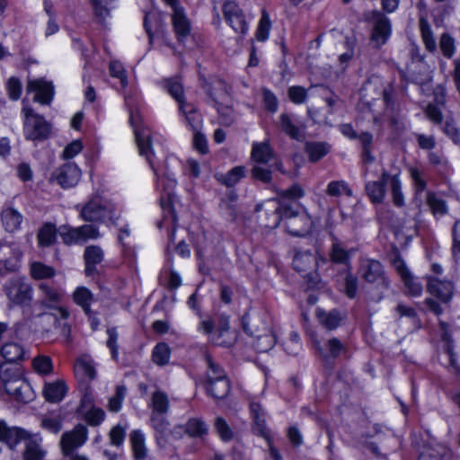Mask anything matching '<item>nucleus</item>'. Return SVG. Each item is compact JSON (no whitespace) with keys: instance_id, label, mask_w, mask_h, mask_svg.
Here are the masks:
<instances>
[{"instance_id":"nucleus-1","label":"nucleus","mask_w":460,"mask_h":460,"mask_svg":"<svg viewBox=\"0 0 460 460\" xmlns=\"http://www.w3.org/2000/svg\"><path fill=\"white\" fill-rule=\"evenodd\" d=\"M255 210H264L268 227H277L282 219H286V228L295 236H303L309 234L314 226V220L305 211L296 210L291 204L281 202L279 199H269L256 206Z\"/></svg>"},{"instance_id":"nucleus-2","label":"nucleus","mask_w":460,"mask_h":460,"mask_svg":"<svg viewBox=\"0 0 460 460\" xmlns=\"http://www.w3.org/2000/svg\"><path fill=\"white\" fill-rule=\"evenodd\" d=\"M82 220L93 224H115L118 219L114 205L99 196L91 198L82 205H76Z\"/></svg>"},{"instance_id":"nucleus-3","label":"nucleus","mask_w":460,"mask_h":460,"mask_svg":"<svg viewBox=\"0 0 460 460\" xmlns=\"http://www.w3.org/2000/svg\"><path fill=\"white\" fill-rule=\"evenodd\" d=\"M358 275L365 284L379 289L381 293L389 288V279L385 274V268L377 260L362 259L358 270Z\"/></svg>"},{"instance_id":"nucleus-4","label":"nucleus","mask_w":460,"mask_h":460,"mask_svg":"<svg viewBox=\"0 0 460 460\" xmlns=\"http://www.w3.org/2000/svg\"><path fill=\"white\" fill-rule=\"evenodd\" d=\"M4 292L8 299L9 307L26 306L33 298L32 286L22 277H14L7 280Z\"/></svg>"},{"instance_id":"nucleus-5","label":"nucleus","mask_w":460,"mask_h":460,"mask_svg":"<svg viewBox=\"0 0 460 460\" xmlns=\"http://www.w3.org/2000/svg\"><path fill=\"white\" fill-rule=\"evenodd\" d=\"M37 289L39 293V299L37 300V304L46 309H58L61 318L66 319L69 317V312L61 306H58L61 304L64 293L63 290L49 281H41L37 285Z\"/></svg>"},{"instance_id":"nucleus-6","label":"nucleus","mask_w":460,"mask_h":460,"mask_svg":"<svg viewBox=\"0 0 460 460\" xmlns=\"http://www.w3.org/2000/svg\"><path fill=\"white\" fill-rule=\"evenodd\" d=\"M22 112L24 115L23 130L27 139L41 140L49 137L50 127L42 116L25 105Z\"/></svg>"},{"instance_id":"nucleus-7","label":"nucleus","mask_w":460,"mask_h":460,"mask_svg":"<svg viewBox=\"0 0 460 460\" xmlns=\"http://www.w3.org/2000/svg\"><path fill=\"white\" fill-rule=\"evenodd\" d=\"M59 234L63 243L66 245L83 244L88 240H96L101 236L99 228L93 223L78 227L61 226Z\"/></svg>"},{"instance_id":"nucleus-8","label":"nucleus","mask_w":460,"mask_h":460,"mask_svg":"<svg viewBox=\"0 0 460 460\" xmlns=\"http://www.w3.org/2000/svg\"><path fill=\"white\" fill-rule=\"evenodd\" d=\"M294 269L300 272L308 281L312 288H318L319 276L316 273L317 259L314 254L309 252H299L293 259Z\"/></svg>"},{"instance_id":"nucleus-9","label":"nucleus","mask_w":460,"mask_h":460,"mask_svg":"<svg viewBox=\"0 0 460 460\" xmlns=\"http://www.w3.org/2000/svg\"><path fill=\"white\" fill-rule=\"evenodd\" d=\"M373 29L370 37L371 43L376 49L380 48L388 40L392 27L390 20L381 12L372 13Z\"/></svg>"},{"instance_id":"nucleus-10","label":"nucleus","mask_w":460,"mask_h":460,"mask_svg":"<svg viewBox=\"0 0 460 460\" xmlns=\"http://www.w3.org/2000/svg\"><path fill=\"white\" fill-rule=\"evenodd\" d=\"M250 414L253 421L252 429L254 432L262 437L266 441H270V429L266 425V412L263 409L258 396L251 395L248 397Z\"/></svg>"},{"instance_id":"nucleus-11","label":"nucleus","mask_w":460,"mask_h":460,"mask_svg":"<svg viewBox=\"0 0 460 460\" xmlns=\"http://www.w3.org/2000/svg\"><path fill=\"white\" fill-rule=\"evenodd\" d=\"M223 13L226 22L233 30L240 34H245L248 31V23L243 10L234 1H227L223 5Z\"/></svg>"},{"instance_id":"nucleus-12","label":"nucleus","mask_w":460,"mask_h":460,"mask_svg":"<svg viewBox=\"0 0 460 460\" xmlns=\"http://www.w3.org/2000/svg\"><path fill=\"white\" fill-rule=\"evenodd\" d=\"M87 439V429L82 425H76L71 431L65 432L60 439V447L64 455L68 456L75 449L83 446Z\"/></svg>"},{"instance_id":"nucleus-13","label":"nucleus","mask_w":460,"mask_h":460,"mask_svg":"<svg viewBox=\"0 0 460 460\" xmlns=\"http://www.w3.org/2000/svg\"><path fill=\"white\" fill-rule=\"evenodd\" d=\"M392 264L407 288L408 293L411 296H420L422 292L421 284L411 275L405 262L398 253L394 254Z\"/></svg>"},{"instance_id":"nucleus-14","label":"nucleus","mask_w":460,"mask_h":460,"mask_svg":"<svg viewBox=\"0 0 460 460\" xmlns=\"http://www.w3.org/2000/svg\"><path fill=\"white\" fill-rule=\"evenodd\" d=\"M52 177L62 188H72L78 183L81 171L75 164L67 163L56 169Z\"/></svg>"},{"instance_id":"nucleus-15","label":"nucleus","mask_w":460,"mask_h":460,"mask_svg":"<svg viewBox=\"0 0 460 460\" xmlns=\"http://www.w3.org/2000/svg\"><path fill=\"white\" fill-rule=\"evenodd\" d=\"M254 324L252 326H249L248 324H244L243 328L247 333L251 336H254L256 341L254 342V347L258 352H267L271 349L276 344V337L272 331L263 326V329L261 331L256 329L253 330Z\"/></svg>"},{"instance_id":"nucleus-16","label":"nucleus","mask_w":460,"mask_h":460,"mask_svg":"<svg viewBox=\"0 0 460 460\" xmlns=\"http://www.w3.org/2000/svg\"><path fill=\"white\" fill-rule=\"evenodd\" d=\"M22 443L24 450L22 457L24 460H42L46 455L42 447V438L38 433H30L24 437Z\"/></svg>"},{"instance_id":"nucleus-17","label":"nucleus","mask_w":460,"mask_h":460,"mask_svg":"<svg viewBox=\"0 0 460 460\" xmlns=\"http://www.w3.org/2000/svg\"><path fill=\"white\" fill-rule=\"evenodd\" d=\"M27 90L35 92L34 101L41 104H49L53 99V84L43 79L29 81Z\"/></svg>"},{"instance_id":"nucleus-18","label":"nucleus","mask_w":460,"mask_h":460,"mask_svg":"<svg viewBox=\"0 0 460 460\" xmlns=\"http://www.w3.org/2000/svg\"><path fill=\"white\" fill-rule=\"evenodd\" d=\"M17 402L28 403L34 398V392L24 378L21 377L8 385V389L5 391Z\"/></svg>"},{"instance_id":"nucleus-19","label":"nucleus","mask_w":460,"mask_h":460,"mask_svg":"<svg viewBox=\"0 0 460 460\" xmlns=\"http://www.w3.org/2000/svg\"><path fill=\"white\" fill-rule=\"evenodd\" d=\"M427 288L432 296H437L444 303L450 301L454 291V286L451 281L440 280L437 277H429L428 279Z\"/></svg>"},{"instance_id":"nucleus-20","label":"nucleus","mask_w":460,"mask_h":460,"mask_svg":"<svg viewBox=\"0 0 460 460\" xmlns=\"http://www.w3.org/2000/svg\"><path fill=\"white\" fill-rule=\"evenodd\" d=\"M174 32L179 40H183L190 33V23L181 6L174 7L172 14Z\"/></svg>"},{"instance_id":"nucleus-21","label":"nucleus","mask_w":460,"mask_h":460,"mask_svg":"<svg viewBox=\"0 0 460 460\" xmlns=\"http://www.w3.org/2000/svg\"><path fill=\"white\" fill-rule=\"evenodd\" d=\"M184 431L190 437L203 438L208 434V425L200 419H190L185 426H178L173 429L174 435H181Z\"/></svg>"},{"instance_id":"nucleus-22","label":"nucleus","mask_w":460,"mask_h":460,"mask_svg":"<svg viewBox=\"0 0 460 460\" xmlns=\"http://www.w3.org/2000/svg\"><path fill=\"white\" fill-rule=\"evenodd\" d=\"M28 431L20 428H10L0 421V441L6 443L11 448L22 442Z\"/></svg>"},{"instance_id":"nucleus-23","label":"nucleus","mask_w":460,"mask_h":460,"mask_svg":"<svg viewBox=\"0 0 460 460\" xmlns=\"http://www.w3.org/2000/svg\"><path fill=\"white\" fill-rule=\"evenodd\" d=\"M22 215L12 207L4 208L1 212V221L5 231L13 233L20 229Z\"/></svg>"},{"instance_id":"nucleus-24","label":"nucleus","mask_w":460,"mask_h":460,"mask_svg":"<svg viewBox=\"0 0 460 460\" xmlns=\"http://www.w3.org/2000/svg\"><path fill=\"white\" fill-rule=\"evenodd\" d=\"M103 255L102 249L98 245H89L85 248L84 259L85 263L84 271L87 276L95 271V266L102 261Z\"/></svg>"},{"instance_id":"nucleus-25","label":"nucleus","mask_w":460,"mask_h":460,"mask_svg":"<svg viewBox=\"0 0 460 460\" xmlns=\"http://www.w3.org/2000/svg\"><path fill=\"white\" fill-rule=\"evenodd\" d=\"M135 136L136 141L139 149V153L142 156H145L148 163L150 164L152 169L155 172L154 168V164L151 159V155H153V150L151 146V137L149 130L147 129H139L135 128Z\"/></svg>"},{"instance_id":"nucleus-26","label":"nucleus","mask_w":460,"mask_h":460,"mask_svg":"<svg viewBox=\"0 0 460 460\" xmlns=\"http://www.w3.org/2000/svg\"><path fill=\"white\" fill-rule=\"evenodd\" d=\"M322 356L328 358H337L347 353L346 345L338 338H332L325 341L323 349L319 348Z\"/></svg>"},{"instance_id":"nucleus-27","label":"nucleus","mask_w":460,"mask_h":460,"mask_svg":"<svg viewBox=\"0 0 460 460\" xmlns=\"http://www.w3.org/2000/svg\"><path fill=\"white\" fill-rule=\"evenodd\" d=\"M208 394L215 399H224L230 392V382L228 378L204 382Z\"/></svg>"},{"instance_id":"nucleus-28","label":"nucleus","mask_w":460,"mask_h":460,"mask_svg":"<svg viewBox=\"0 0 460 460\" xmlns=\"http://www.w3.org/2000/svg\"><path fill=\"white\" fill-rule=\"evenodd\" d=\"M179 110L184 115L187 124L191 130L197 131L200 128L202 116L193 104L183 102L179 105Z\"/></svg>"},{"instance_id":"nucleus-29","label":"nucleus","mask_w":460,"mask_h":460,"mask_svg":"<svg viewBox=\"0 0 460 460\" xmlns=\"http://www.w3.org/2000/svg\"><path fill=\"white\" fill-rule=\"evenodd\" d=\"M274 155L268 140L252 144L251 157L257 164H267Z\"/></svg>"},{"instance_id":"nucleus-30","label":"nucleus","mask_w":460,"mask_h":460,"mask_svg":"<svg viewBox=\"0 0 460 460\" xmlns=\"http://www.w3.org/2000/svg\"><path fill=\"white\" fill-rule=\"evenodd\" d=\"M305 151L309 160L313 163L318 162L331 151V145L326 142H306Z\"/></svg>"},{"instance_id":"nucleus-31","label":"nucleus","mask_w":460,"mask_h":460,"mask_svg":"<svg viewBox=\"0 0 460 460\" xmlns=\"http://www.w3.org/2000/svg\"><path fill=\"white\" fill-rule=\"evenodd\" d=\"M450 450L441 444H436L421 452L419 460H450Z\"/></svg>"},{"instance_id":"nucleus-32","label":"nucleus","mask_w":460,"mask_h":460,"mask_svg":"<svg viewBox=\"0 0 460 460\" xmlns=\"http://www.w3.org/2000/svg\"><path fill=\"white\" fill-rule=\"evenodd\" d=\"M130 443L134 454V457L137 460H151L146 459L147 456V448L145 443L144 434L139 430H133L130 433Z\"/></svg>"},{"instance_id":"nucleus-33","label":"nucleus","mask_w":460,"mask_h":460,"mask_svg":"<svg viewBox=\"0 0 460 460\" xmlns=\"http://www.w3.org/2000/svg\"><path fill=\"white\" fill-rule=\"evenodd\" d=\"M383 181L390 185L394 205L401 207L403 204V196L401 191V181L397 174L391 175L387 172H382Z\"/></svg>"},{"instance_id":"nucleus-34","label":"nucleus","mask_w":460,"mask_h":460,"mask_svg":"<svg viewBox=\"0 0 460 460\" xmlns=\"http://www.w3.org/2000/svg\"><path fill=\"white\" fill-rule=\"evenodd\" d=\"M144 26L150 41L153 40L155 34H162L164 32V25L161 22V17L156 12H150L146 14Z\"/></svg>"},{"instance_id":"nucleus-35","label":"nucleus","mask_w":460,"mask_h":460,"mask_svg":"<svg viewBox=\"0 0 460 460\" xmlns=\"http://www.w3.org/2000/svg\"><path fill=\"white\" fill-rule=\"evenodd\" d=\"M66 392V387L62 381L49 383L43 389V394L46 400L51 402H60L65 396Z\"/></svg>"},{"instance_id":"nucleus-36","label":"nucleus","mask_w":460,"mask_h":460,"mask_svg":"<svg viewBox=\"0 0 460 460\" xmlns=\"http://www.w3.org/2000/svg\"><path fill=\"white\" fill-rule=\"evenodd\" d=\"M0 354L7 362H16L23 358L24 349L17 342H6L1 347Z\"/></svg>"},{"instance_id":"nucleus-37","label":"nucleus","mask_w":460,"mask_h":460,"mask_svg":"<svg viewBox=\"0 0 460 460\" xmlns=\"http://www.w3.org/2000/svg\"><path fill=\"white\" fill-rule=\"evenodd\" d=\"M419 26L426 49L431 53L435 52L437 50V42L430 24L426 18L420 17Z\"/></svg>"},{"instance_id":"nucleus-38","label":"nucleus","mask_w":460,"mask_h":460,"mask_svg":"<svg viewBox=\"0 0 460 460\" xmlns=\"http://www.w3.org/2000/svg\"><path fill=\"white\" fill-rule=\"evenodd\" d=\"M30 274L33 279H49L56 276V270L40 261H33L30 264Z\"/></svg>"},{"instance_id":"nucleus-39","label":"nucleus","mask_w":460,"mask_h":460,"mask_svg":"<svg viewBox=\"0 0 460 460\" xmlns=\"http://www.w3.org/2000/svg\"><path fill=\"white\" fill-rule=\"evenodd\" d=\"M74 302L79 305L84 314H89L93 301V293L84 287H78L73 293Z\"/></svg>"},{"instance_id":"nucleus-40","label":"nucleus","mask_w":460,"mask_h":460,"mask_svg":"<svg viewBox=\"0 0 460 460\" xmlns=\"http://www.w3.org/2000/svg\"><path fill=\"white\" fill-rule=\"evenodd\" d=\"M216 105H223L227 103L229 99V92L226 84L223 81H217L208 91Z\"/></svg>"},{"instance_id":"nucleus-41","label":"nucleus","mask_w":460,"mask_h":460,"mask_svg":"<svg viewBox=\"0 0 460 460\" xmlns=\"http://www.w3.org/2000/svg\"><path fill=\"white\" fill-rule=\"evenodd\" d=\"M317 317L321 324L331 331L336 329L341 321V315L338 310H332L329 312L318 310Z\"/></svg>"},{"instance_id":"nucleus-42","label":"nucleus","mask_w":460,"mask_h":460,"mask_svg":"<svg viewBox=\"0 0 460 460\" xmlns=\"http://www.w3.org/2000/svg\"><path fill=\"white\" fill-rule=\"evenodd\" d=\"M150 406L153 410V414H165L170 408L168 396L165 393L157 390L151 397Z\"/></svg>"},{"instance_id":"nucleus-43","label":"nucleus","mask_w":460,"mask_h":460,"mask_svg":"<svg viewBox=\"0 0 460 460\" xmlns=\"http://www.w3.org/2000/svg\"><path fill=\"white\" fill-rule=\"evenodd\" d=\"M386 182L381 177L380 181H369L366 184V191L371 201L374 203H380L383 201L385 195Z\"/></svg>"},{"instance_id":"nucleus-44","label":"nucleus","mask_w":460,"mask_h":460,"mask_svg":"<svg viewBox=\"0 0 460 460\" xmlns=\"http://www.w3.org/2000/svg\"><path fill=\"white\" fill-rule=\"evenodd\" d=\"M234 340V335L229 332L228 318L222 316L218 334L217 338L214 339L215 343L222 347H230Z\"/></svg>"},{"instance_id":"nucleus-45","label":"nucleus","mask_w":460,"mask_h":460,"mask_svg":"<svg viewBox=\"0 0 460 460\" xmlns=\"http://www.w3.org/2000/svg\"><path fill=\"white\" fill-rule=\"evenodd\" d=\"M163 87L181 105L185 102L183 100V86L179 78H168L162 82Z\"/></svg>"},{"instance_id":"nucleus-46","label":"nucleus","mask_w":460,"mask_h":460,"mask_svg":"<svg viewBox=\"0 0 460 460\" xmlns=\"http://www.w3.org/2000/svg\"><path fill=\"white\" fill-rule=\"evenodd\" d=\"M244 173L245 168L243 166H236L225 174H217L216 178L222 184L232 187L244 176Z\"/></svg>"},{"instance_id":"nucleus-47","label":"nucleus","mask_w":460,"mask_h":460,"mask_svg":"<svg viewBox=\"0 0 460 460\" xmlns=\"http://www.w3.org/2000/svg\"><path fill=\"white\" fill-rule=\"evenodd\" d=\"M75 370L77 375H81L89 380H93L96 377V370L93 362L85 357L76 360Z\"/></svg>"},{"instance_id":"nucleus-48","label":"nucleus","mask_w":460,"mask_h":460,"mask_svg":"<svg viewBox=\"0 0 460 460\" xmlns=\"http://www.w3.org/2000/svg\"><path fill=\"white\" fill-rule=\"evenodd\" d=\"M57 229L53 224L46 223L38 233V243L40 246H49L56 241Z\"/></svg>"},{"instance_id":"nucleus-49","label":"nucleus","mask_w":460,"mask_h":460,"mask_svg":"<svg viewBox=\"0 0 460 460\" xmlns=\"http://www.w3.org/2000/svg\"><path fill=\"white\" fill-rule=\"evenodd\" d=\"M208 369L204 382L228 378L226 371L210 356H206Z\"/></svg>"},{"instance_id":"nucleus-50","label":"nucleus","mask_w":460,"mask_h":460,"mask_svg":"<svg viewBox=\"0 0 460 460\" xmlns=\"http://www.w3.org/2000/svg\"><path fill=\"white\" fill-rule=\"evenodd\" d=\"M214 428L220 439L224 442L231 441L234 437V431L223 417H217Z\"/></svg>"},{"instance_id":"nucleus-51","label":"nucleus","mask_w":460,"mask_h":460,"mask_svg":"<svg viewBox=\"0 0 460 460\" xmlns=\"http://www.w3.org/2000/svg\"><path fill=\"white\" fill-rule=\"evenodd\" d=\"M171 356V349L164 342L158 343L153 349V361L158 366L168 364Z\"/></svg>"},{"instance_id":"nucleus-52","label":"nucleus","mask_w":460,"mask_h":460,"mask_svg":"<svg viewBox=\"0 0 460 460\" xmlns=\"http://www.w3.org/2000/svg\"><path fill=\"white\" fill-rule=\"evenodd\" d=\"M280 128L293 139L299 140L302 137L300 129L292 122L290 117L288 114H281L279 116Z\"/></svg>"},{"instance_id":"nucleus-53","label":"nucleus","mask_w":460,"mask_h":460,"mask_svg":"<svg viewBox=\"0 0 460 460\" xmlns=\"http://www.w3.org/2000/svg\"><path fill=\"white\" fill-rule=\"evenodd\" d=\"M92 4L95 15L102 21L110 15V10L113 8L115 0H89Z\"/></svg>"},{"instance_id":"nucleus-54","label":"nucleus","mask_w":460,"mask_h":460,"mask_svg":"<svg viewBox=\"0 0 460 460\" xmlns=\"http://www.w3.org/2000/svg\"><path fill=\"white\" fill-rule=\"evenodd\" d=\"M427 203L435 216H443L447 212L446 201L434 193L428 194Z\"/></svg>"},{"instance_id":"nucleus-55","label":"nucleus","mask_w":460,"mask_h":460,"mask_svg":"<svg viewBox=\"0 0 460 460\" xmlns=\"http://www.w3.org/2000/svg\"><path fill=\"white\" fill-rule=\"evenodd\" d=\"M271 28V22L269 13L262 10L261 17L256 31V39L259 41H264L268 39Z\"/></svg>"},{"instance_id":"nucleus-56","label":"nucleus","mask_w":460,"mask_h":460,"mask_svg":"<svg viewBox=\"0 0 460 460\" xmlns=\"http://www.w3.org/2000/svg\"><path fill=\"white\" fill-rule=\"evenodd\" d=\"M330 258L332 261L335 263L345 264L349 259V254L345 248L342 247L337 240H335L332 246Z\"/></svg>"},{"instance_id":"nucleus-57","label":"nucleus","mask_w":460,"mask_h":460,"mask_svg":"<svg viewBox=\"0 0 460 460\" xmlns=\"http://www.w3.org/2000/svg\"><path fill=\"white\" fill-rule=\"evenodd\" d=\"M126 391L127 389L125 386H117L115 394L109 400L108 408L111 411L118 412L119 411H120L122 402L126 396Z\"/></svg>"},{"instance_id":"nucleus-58","label":"nucleus","mask_w":460,"mask_h":460,"mask_svg":"<svg viewBox=\"0 0 460 460\" xmlns=\"http://www.w3.org/2000/svg\"><path fill=\"white\" fill-rule=\"evenodd\" d=\"M439 48L447 58H451L456 52L455 40L447 33H443L439 40Z\"/></svg>"},{"instance_id":"nucleus-59","label":"nucleus","mask_w":460,"mask_h":460,"mask_svg":"<svg viewBox=\"0 0 460 460\" xmlns=\"http://www.w3.org/2000/svg\"><path fill=\"white\" fill-rule=\"evenodd\" d=\"M36 372L41 375H48L52 372V361L48 356H38L32 361Z\"/></svg>"},{"instance_id":"nucleus-60","label":"nucleus","mask_w":460,"mask_h":460,"mask_svg":"<svg viewBox=\"0 0 460 460\" xmlns=\"http://www.w3.org/2000/svg\"><path fill=\"white\" fill-rule=\"evenodd\" d=\"M21 375L16 368L0 367V381L4 384V390L8 389V385L14 383L18 378H21Z\"/></svg>"},{"instance_id":"nucleus-61","label":"nucleus","mask_w":460,"mask_h":460,"mask_svg":"<svg viewBox=\"0 0 460 460\" xmlns=\"http://www.w3.org/2000/svg\"><path fill=\"white\" fill-rule=\"evenodd\" d=\"M108 334V340L106 341L107 347L110 349L111 357L114 360L118 359L119 351H118V338L119 334L117 329L115 327L108 328L106 331Z\"/></svg>"},{"instance_id":"nucleus-62","label":"nucleus","mask_w":460,"mask_h":460,"mask_svg":"<svg viewBox=\"0 0 460 460\" xmlns=\"http://www.w3.org/2000/svg\"><path fill=\"white\" fill-rule=\"evenodd\" d=\"M426 117L435 125H441L444 119L443 113L437 104L429 103L424 110Z\"/></svg>"},{"instance_id":"nucleus-63","label":"nucleus","mask_w":460,"mask_h":460,"mask_svg":"<svg viewBox=\"0 0 460 460\" xmlns=\"http://www.w3.org/2000/svg\"><path fill=\"white\" fill-rule=\"evenodd\" d=\"M110 75L120 80L123 87L128 84L127 75L123 65L119 61H111L109 66Z\"/></svg>"},{"instance_id":"nucleus-64","label":"nucleus","mask_w":460,"mask_h":460,"mask_svg":"<svg viewBox=\"0 0 460 460\" xmlns=\"http://www.w3.org/2000/svg\"><path fill=\"white\" fill-rule=\"evenodd\" d=\"M40 425L51 433H58L62 429V421L58 417L45 416L41 419Z\"/></svg>"}]
</instances>
